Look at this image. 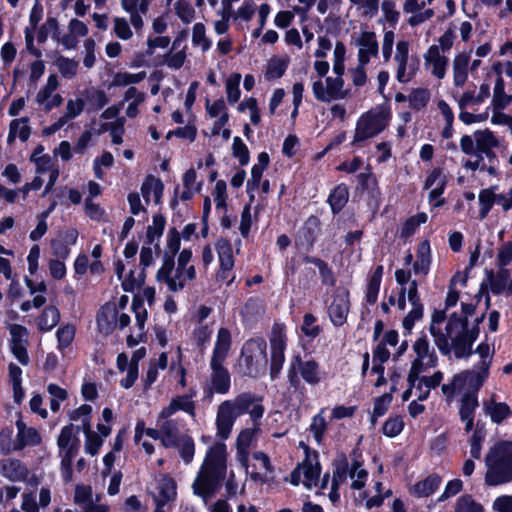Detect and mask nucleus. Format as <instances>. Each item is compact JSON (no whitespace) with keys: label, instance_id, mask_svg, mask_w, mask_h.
<instances>
[{"label":"nucleus","instance_id":"f257e3e1","mask_svg":"<svg viewBox=\"0 0 512 512\" xmlns=\"http://www.w3.org/2000/svg\"><path fill=\"white\" fill-rule=\"evenodd\" d=\"M265 413L262 398L251 392H243L233 399L222 401L216 410V436L220 440L230 437L238 417L248 414L252 424L261 425Z\"/></svg>","mask_w":512,"mask_h":512},{"label":"nucleus","instance_id":"f03ea898","mask_svg":"<svg viewBox=\"0 0 512 512\" xmlns=\"http://www.w3.org/2000/svg\"><path fill=\"white\" fill-rule=\"evenodd\" d=\"M227 448L222 442L211 446L192 483L193 493L207 505L227 475Z\"/></svg>","mask_w":512,"mask_h":512},{"label":"nucleus","instance_id":"7ed1b4c3","mask_svg":"<svg viewBox=\"0 0 512 512\" xmlns=\"http://www.w3.org/2000/svg\"><path fill=\"white\" fill-rule=\"evenodd\" d=\"M232 346L229 329L221 327L209 360V375L203 385L204 400L211 402L215 394L226 395L231 389V374L225 366Z\"/></svg>","mask_w":512,"mask_h":512},{"label":"nucleus","instance_id":"20e7f679","mask_svg":"<svg viewBox=\"0 0 512 512\" xmlns=\"http://www.w3.org/2000/svg\"><path fill=\"white\" fill-rule=\"evenodd\" d=\"M194 392L187 395H179L171 399L169 404L162 408L157 416L156 425L162 432V444L167 447H175L177 439L181 438V429L184 422L176 414L179 411L195 417V402L192 400Z\"/></svg>","mask_w":512,"mask_h":512},{"label":"nucleus","instance_id":"39448f33","mask_svg":"<svg viewBox=\"0 0 512 512\" xmlns=\"http://www.w3.org/2000/svg\"><path fill=\"white\" fill-rule=\"evenodd\" d=\"M466 327V318L453 314L446 324L445 332L434 325H430L429 330L436 346L443 355H449L453 350L456 358H463L469 356L471 342L465 334Z\"/></svg>","mask_w":512,"mask_h":512},{"label":"nucleus","instance_id":"423d86ee","mask_svg":"<svg viewBox=\"0 0 512 512\" xmlns=\"http://www.w3.org/2000/svg\"><path fill=\"white\" fill-rule=\"evenodd\" d=\"M485 484L499 486L512 482V441H500L485 456Z\"/></svg>","mask_w":512,"mask_h":512},{"label":"nucleus","instance_id":"0eeeda50","mask_svg":"<svg viewBox=\"0 0 512 512\" xmlns=\"http://www.w3.org/2000/svg\"><path fill=\"white\" fill-rule=\"evenodd\" d=\"M59 456L61 458V475L67 483L72 480V462L77 456L80 448V440L73 425L64 426L57 439Z\"/></svg>","mask_w":512,"mask_h":512},{"label":"nucleus","instance_id":"6e6552de","mask_svg":"<svg viewBox=\"0 0 512 512\" xmlns=\"http://www.w3.org/2000/svg\"><path fill=\"white\" fill-rule=\"evenodd\" d=\"M413 350L417 357L413 360L407 381L410 386H415L418 375H420L425 368H433L437 364V356L434 350L430 347L429 341L425 335L419 337L413 344Z\"/></svg>","mask_w":512,"mask_h":512},{"label":"nucleus","instance_id":"1a4fd4ad","mask_svg":"<svg viewBox=\"0 0 512 512\" xmlns=\"http://www.w3.org/2000/svg\"><path fill=\"white\" fill-rule=\"evenodd\" d=\"M196 278V270L193 265L189 266V270L184 272L174 269V258L166 257L161 268L156 273V280L159 283H165L171 292L182 290L188 281Z\"/></svg>","mask_w":512,"mask_h":512},{"label":"nucleus","instance_id":"9d476101","mask_svg":"<svg viewBox=\"0 0 512 512\" xmlns=\"http://www.w3.org/2000/svg\"><path fill=\"white\" fill-rule=\"evenodd\" d=\"M388 125V115L381 110L363 114L356 123L353 144L365 141L382 132Z\"/></svg>","mask_w":512,"mask_h":512},{"label":"nucleus","instance_id":"9b49d317","mask_svg":"<svg viewBox=\"0 0 512 512\" xmlns=\"http://www.w3.org/2000/svg\"><path fill=\"white\" fill-rule=\"evenodd\" d=\"M312 91L318 101L326 103L346 99L349 95V91L344 89L342 77H327L325 82L315 81L312 84Z\"/></svg>","mask_w":512,"mask_h":512},{"label":"nucleus","instance_id":"f8f14e48","mask_svg":"<svg viewBox=\"0 0 512 512\" xmlns=\"http://www.w3.org/2000/svg\"><path fill=\"white\" fill-rule=\"evenodd\" d=\"M320 473L321 469L319 463L307 457L292 471L290 481L295 486L302 483L306 488L311 489L317 486Z\"/></svg>","mask_w":512,"mask_h":512},{"label":"nucleus","instance_id":"ddd939ff","mask_svg":"<svg viewBox=\"0 0 512 512\" xmlns=\"http://www.w3.org/2000/svg\"><path fill=\"white\" fill-rule=\"evenodd\" d=\"M410 44L407 40L396 43L394 62L396 64V79L400 83H408L416 74L413 65L408 64Z\"/></svg>","mask_w":512,"mask_h":512},{"label":"nucleus","instance_id":"4468645a","mask_svg":"<svg viewBox=\"0 0 512 512\" xmlns=\"http://www.w3.org/2000/svg\"><path fill=\"white\" fill-rule=\"evenodd\" d=\"M349 310V292L341 287L335 289L332 302L328 307L331 322L337 327L342 326L346 322Z\"/></svg>","mask_w":512,"mask_h":512},{"label":"nucleus","instance_id":"2eb2a0df","mask_svg":"<svg viewBox=\"0 0 512 512\" xmlns=\"http://www.w3.org/2000/svg\"><path fill=\"white\" fill-rule=\"evenodd\" d=\"M267 344L264 339L256 338L246 341L241 350V356L249 372L262 363H266Z\"/></svg>","mask_w":512,"mask_h":512},{"label":"nucleus","instance_id":"dca6fc26","mask_svg":"<svg viewBox=\"0 0 512 512\" xmlns=\"http://www.w3.org/2000/svg\"><path fill=\"white\" fill-rule=\"evenodd\" d=\"M216 250L219 257L220 269L217 273L218 281H226L230 285L234 281L231 271L234 267L233 249L226 239H220L216 243Z\"/></svg>","mask_w":512,"mask_h":512},{"label":"nucleus","instance_id":"f3484780","mask_svg":"<svg viewBox=\"0 0 512 512\" xmlns=\"http://www.w3.org/2000/svg\"><path fill=\"white\" fill-rule=\"evenodd\" d=\"M424 68L433 77L441 80L446 76L449 59L436 44L431 45L423 55Z\"/></svg>","mask_w":512,"mask_h":512},{"label":"nucleus","instance_id":"a211bd4d","mask_svg":"<svg viewBox=\"0 0 512 512\" xmlns=\"http://www.w3.org/2000/svg\"><path fill=\"white\" fill-rule=\"evenodd\" d=\"M271 344V377L275 378L285 361L286 335L282 328L274 327L270 339Z\"/></svg>","mask_w":512,"mask_h":512},{"label":"nucleus","instance_id":"6ab92c4d","mask_svg":"<svg viewBox=\"0 0 512 512\" xmlns=\"http://www.w3.org/2000/svg\"><path fill=\"white\" fill-rule=\"evenodd\" d=\"M407 299L412 308L403 319L402 325L407 332H411L415 323L423 317L424 307L418 295V284L416 280H412L406 287Z\"/></svg>","mask_w":512,"mask_h":512},{"label":"nucleus","instance_id":"aec40b11","mask_svg":"<svg viewBox=\"0 0 512 512\" xmlns=\"http://www.w3.org/2000/svg\"><path fill=\"white\" fill-rule=\"evenodd\" d=\"M59 86L58 77L55 74L49 75L45 86L37 93L35 101L38 105L43 106L48 112L53 108L59 107L63 98L60 94L54 93Z\"/></svg>","mask_w":512,"mask_h":512},{"label":"nucleus","instance_id":"412c9836","mask_svg":"<svg viewBox=\"0 0 512 512\" xmlns=\"http://www.w3.org/2000/svg\"><path fill=\"white\" fill-rule=\"evenodd\" d=\"M358 48V62L361 65H367L372 57H376L379 52V45L375 32L363 31L355 40Z\"/></svg>","mask_w":512,"mask_h":512},{"label":"nucleus","instance_id":"4be33fe9","mask_svg":"<svg viewBox=\"0 0 512 512\" xmlns=\"http://www.w3.org/2000/svg\"><path fill=\"white\" fill-rule=\"evenodd\" d=\"M465 392H474L478 396V391L487 381L490 375V369L474 364L472 368L460 372Z\"/></svg>","mask_w":512,"mask_h":512},{"label":"nucleus","instance_id":"5701e85b","mask_svg":"<svg viewBox=\"0 0 512 512\" xmlns=\"http://www.w3.org/2000/svg\"><path fill=\"white\" fill-rule=\"evenodd\" d=\"M158 494L154 496L155 512H167L165 506L176 497V483L171 477L163 476L158 481Z\"/></svg>","mask_w":512,"mask_h":512},{"label":"nucleus","instance_id":"b1692460","mask_svg":"<svg viewBox=\"0 0 512 512\" xmlns=\"http://www.w3.org/2000/svg\"><path fill=\"white\" fill-rule=\"evenodd\" d=\"M261 425L242 429L236 439L237 458L242 464H246L249 456V449L260 432Z\"/></svg>","mask_w":512,"mask_h":512},{"label":"nucleus","instance_id":"393cba45","mask_svg":"<svg viewBox=\"0 0 512 512\" xmlns=\"http://www.w3.org/2000/svg\"><path fill=\"white\" fill-rule=\"evenodd\" d=\"M0 473L13 482L26 481L29 470L25 464L17 459H5L0 462Z\"/></svg>","mask_w":512,"mask_h":512},{"label":"nucleus","instance_id":"a878e982","mask_svg":"<svg viewBox=\"0 0 512 512\" xmlns=\"http://www.w3.org/2000/svg\"><path fill=\"white\" fill-rule=\"evenodd\" d=\"M17 439L14 443V448L22 450L25 446H36L41 443V436L39 432L32 427H27L26 424L18 419L16 421Z\"/></svg>","mask_w":512,"mask_h":512},{"label":"nucleus","instance_id":"bb28decb","mask_svg":"<svg viewBox=\"0 0 512 512\" xmlns=\"http://www.w3.org/2000/svg\"><path fill=\"white\" fill-rule=\"evenodd\" d=\"M490 97V85L487 83L481 84L479 92L473 89L465 91L458 99V106L460 110L467 108H473L477 105L482 104L486 99Z\"/></svg>","mask_w":512,"mask_h":512},{"label":"nucleus","instance_id":"cd10ccee","mask_svg":"<svg viewBox=\"0 0 512 512\" xmlns=\"http://www.w3.org/2000/svg\"><path fill=\"white\" fill-rule=\"evenodd\" d=\"M477 154H484L488 158L495 157L493 149L499 145L497 138L488 130H477L474 132Z\"/></svg>","mask_w":512,"mask_h":512},{"label":"nucleus","instance_id":"c85d7f7f","mask_svg":"<svg viewBox=\"0 0 512 512\" xmlns=\"http://www.w3.org/2000/svg\"><path fill=\"white\" fill-rule=\"evenodd\" d=\"M164 185L159 178L149 175L145 178L141 185V194L146 204L153 202L155 204L160 203Z\"/></svg>","mask_w":512,"mask_h":512},{"label":"nucleus","instance_id":"c756f323","mask_svg":"<svg viewBox=\"0 0 512 512\" xmlns=\"http://www.w3.org/2000/svg\"><path fill=\"white\" fill-rule=\"evenodd\" d=\"M319 231V221L315 217H310L300 232L296 245L303 248L306 252H309L316 241L317 234Z\"/></svg>","mask_w":512,"mask_h":512},{"label":"nucleus","instance_id":"7c9ffc66","mask_svg":"<svg viewBox=\"0 0 512 512\" xmlns=\"http://www.w3.org/2000/svg\"><path fill=\"white\" fill-rule=\"evenodd\" d=\"M443 378L444 375L441 371H436L431 376L420 377V375H418V379L416 380L414 386L416 390L419 391V394L417 395L418 400H426L430 394V390L438 387L441 384Z\"/></svg>","mask_w":512,"mask_h":512},{"label":"nucleus","instance_id":"2f4dec72","mask_svg":"<svg viewBox=\"0 0 512 512\" xmlns=\"http://www.w3.org/2000/svg\"><path fill=\"white\" fill-rule=\"evenodd\" d=\"M470 62V54L466 52L458 53L452 62L453 67V83L456 87H462L468 78V66Z\"/></svg>","mask_w":512,"mask_h":512},{"label":"nucleus","instance_id":"473e14b6","mask_svg":"<svg viewBox=\"0 0 512 512\" xmlns=\"http://www.w3.org/2000/svg\"><path fill=\"white\" fill-rule=\"evenodd\" d=\"M488 279L490 282V289L494 294H499L505 289L512 291V277L509 269L499 267L496 275L489 272Z\"/></svg>","mask_w":512,"mask_h":512},{"label":"nucleus","instance_id":"72a5a7b5","mask_svg":"<svg viewBox=\"0 0 512 512\" xmlns=\"http://www.w3.org/2000/svg\"><path fill=\"white\" fill-rule=\"evenodd\" d=\"M118 311L114 305L104 306L96 317V322L100 332L108 334L113 331L116 325Z\"/></svg>","mask_w":512,"mask_h":512},{"label":"nucleus","instance_id":"f704fd0d","mask_svg":"<svg viewBox=\"0 0 512 512\" xmlns=\"http://www.w3.org/2000/svg\"><path fill=\"white\" fill-rule=\"evenodd\" d=\"M299 370L302 378L311 385H316L320 382L319 365L314 360L301 361L300 357H296L293 362Z\"/></svg>","mask_w":512,"mask_h":512},{"label":"nucleus","instance_id":"c9c22d12","mask_svg":"<svg viewBox=\"0 0 512 512\" xmlns=\"http://www.w3.org/2000/svg\"><path fill=\"white\" fill-rule=\"evenodd\" d=\"M29 118L22 117L19 119H14L10 122L9 125V133L7 136V142L12 144L16 138H19L22 142L28 140L31 134V128L28 125Z\"/></svg>","mask_w":512,"mask_h":512},{"label":"nucleus","instance_id":"e433bc0d","mask_svg":"<svg viewBox=\"0 0 512 512\" xmlns=\"http://www.w3.org/2000/svg\"><path fill=\"white\" fill-rule=\"evenodd\" d=\"M431 265L430 245L428 241L419 244L417 250V259L413 264L414 273L426 276L429 273Z\"/></svg>","mask_w":512,"mask_h":512},{"label":"nucleus","instance_id":"4c0bfd02","mask_svg":"<svg viewBox=\"0 0 512 512\" xmlns=\"http://www.w3.org/2000/svg\"><path fill=\"white\" fill-rule=\"evenodd\" d=\"M485 412L493 423L500 424L512 414L510 407L505 402H496L494 397L484 404Z\"/></svg>","mask_w":512,"mask_h":512},{"label":"nucleus","instance_id":"58836bf2","mask_svg":"<svg viewBox=\"0 0 512 512\" xmlns=\"http://www.w3.org/2000/svg\"><path fill=\"white\" fill-rule=\"evenodd\" d=\"M441 477L437 474H431L422 481L417 482L412 488L411 493L417 497H428L441 484Z\"/></svg>","mask_w":512,"mask_h":512},{"label":"nucleus","instance_id":"ea45409f","mask_svg":"<svg viewBox=\"0 0 512 512\" xmlns=\"http://www.w3.org/2000/svg\"><path fill=\"white\" fill-rule=\"evenodd\" d=\"M497 186H491L486 189H482L479 192L478 200L480 205L479 210V218L481 220L485 219L492 209L494 203H497V194L495 191L497 190Z\"/></svg>","mask_w":512,"mask_h":512},{"label":"nucleus","instance_id":"a19ab883","mask_svg":"<svg viewBox=\"0 0 512 512\" xmlns=\"http://www.w3.org/2000/svg\"><path fill=\"white\" fill-rule=\"evenodd\" d=\"M478 406V396L474 392H464L460 399V419L475 418V411Z\"/></svg>","mask_w":512,"mask_h":512},{"label":"nucleus","instance_id":"79ce46f5","mask_svg":"<svg viewBox=\"0 0 512 512\" xmlns=\"http://www.w3.org/2000/svg\"><path fill=\"white\" fill-rule=\"evenodd\" d=\"M302 261L305 264H313L318 268L322 283L324 285L333 286L335 284L333 272L325 261L309 255H304L302 257Z\"/></svg>","mask_w":512,"mask_h":512},{"label":"nucleus","instance_id":"37998d69","mask_svg":"<svg viewBox=\"0 0 512 512\" xmlns=\"http://www.w3.org/2000/svg\"><path fill=\"white\" fill-rule=\"evenodd\" d=\"M60 321V312L55 306H47L38 318V327L41 331L52 330Z\"/></svg>","mask_w":512,"mask_h":512},{"label":"nucleus","instance_id":"c03bdc74","mask_svg":"<svg viewBox=\"0 0 512 512\" xmlns=\"http://www.w3.org/2000/svg\"><path fill=\"white\" fill-rule=\"evenodd\" d=\"M289 65V58L273 57L267 63L265 71L266 80H274L282 77Z\"/></svg>","mask_w":512,"mask_h":512},{"label":"nucleus","instance_id":"a18cd8bd","mask_svg":"<svg viewBox=\"0 0 512 512\" xmlns=\"http://www.w3.org/2000/svg\"><path fill=\"white\" fill-rule=\"evenodd\" d=\"M76 328L73 324H65L58 328L56 331L57 348L63 352L69 348L74 341Z\"/></svg>","mask_w":512,"mask_h":512},{"label":"nucleus","instance_id":"49530a36","mask_svg":"<svg viewBox=\"0 0 512 512\" xmlns=\"http://www.w3.org/2000/svg\"><path fill=\"white\" fill-rule=\"evenodd\" d=\"M430 96V91L426 88L413 89L408 95L410 108L416 111L424 109L430 100Z\"/></svg>","mask_w":512,"mask_h":512},{"label":"nucleus","instance_id":"de8ad7c7","mask_svg":"<svg viewBox=\"0 0 512 512\" xmlns=\"http://www.w3.org/2000/svg\"><path fill=\"white\" fill-rule=\"evenodd\" d=\"M263 303L259 298H249L241 309V315L246 322H250L262 315Z\"/></svg>","mask_w":512,"mask_h":512},{"label":"nucleus","instance_id":"09e8293b","mask_svg":"<svg viewBox=\"0 0 512 512\" xmlns=\"http://www.w3.org/2000/svg\"><path fill=\"white\" fill-rule=\"evenodd\" d=\"M348 188L341 184L338 185L329 195L328 202L334 213L339 212L348 201Z\"/></svg>","mask_w":512,"mask_h":512},{"label":"nucleus","instance_id":"8fccbe9b","mask_svg":"<svg viewBox=\"0 0 512 512\" xmlns=\"http://www.w3.org/2000/svg\"><path fill=\"white\" fill-rule=\"evenodd\" d=\"M84 432L86 436L84 444L85 452L91 456L97 455L103 445V438L96 432L92 431L90 425L84 427Z\"/></svg>","mask_w":512,"mask_h":512},{"label":"nucleus","instance_id":"3c124183","mask_svg":"<svg viewBox=\"0 0 512 512\" xmlns=\"http://www.w3.org/2000/svg\"><path fill=\"white\" fill-rule=\"evenodd\" d=\"M146 77V72L141 71L138 73L117 72L112 79V86L123 87L131 84H137L143 81Z\"/></svg>","mask_w":512,"mask_h":512},{"label":"nucleus","instance_id":"603ef678","mask_svg":"<svg viewBox=\"0 0 512 512\" xmlns=\"http://www.w3.org/2000/svg\"><path fill=\"white\" fill-rule=\"evenodd\" d=\"M95 500L92 487L89 485H77L74 491V502L83 510Z\"/></svg>","mask_w":512,"mask_h":512},{"label":"nucleus","instance_id":"864d4df0","mask_svg":"<svg viewBox=\"0 0 512 512\" xmlns=\"http://www.w3.org/2000/svg\"><path fill=\"white\" fill-rule=\"evenodd\" d=\"M176 446L174 448L179 449V453L181 458L186 464H189L195 454V444L192 437L188 435H183L181 438L177 439Z\"/></svg>","mask_w":512,"mask_h":512},{"label":"nucleus","instance_id":"5fc2aeb1","mask_svg":"<svg viewBox=\"0 0 512 512\" xmlns=\"http://www.w3.org/2000/svg\"><path fill=\"white\" fill-rule=\"evenodd\" d=\"M441 391L448 403L453 400L456 393L465 392L460 372L455 374L448 383L443 384L441 386Z\"/></svg>","mask_w":512,"mask_h":512},{"label":"nucleus","instance_id":"6e6d98bb","mask_svg":"<svg viewBox=\"0 0 512 512\" xmlns=\"http://www.w3.org/2000/svg\"><path fill=\"white\" fill-rule=\"evenodd\" d=\"M346 475H347V463L337 466L336 470L333 473L329 498L334 503L339 500L340 495L338 493V488H339L340 484L345 482Z\"/></svg>","mask_w":512,"mask_h":512},{"label":"nucleus","instance_id":"4d7b16f0","mask_svg":"<svg viewBox=\"0 0 512 512\" xmlns=\"http://www.w3.org/2000/svg\"><path fill=\"white\" fill-rule=\"evenodd\" d=\"M390 358V351L385 347V343H378L373 351V373L384 372V363Z\"/></svg>","mask_w":512,"mask_h":512},{"label":"nucleus","instance_id":"13d9d810","mask_svg":"<svg viewBox=\"0 0 512 512\" xmlns=\"http://www.w3.org/2000/svg\"><path fill=\"white\" fill-rule=\"evenodd\" d=\"M351 4L357 7L361 16L366 19L374 18L379 11L380 0H349Z\"/></svg>","mask_w":512,"mask_h":512},{"label":"nucleus","instance_id":"bf43d9fd","mask_svg":"<svg viewBox=\"0 0 512 512\" xmlns=\"http://www.w3.org/2000/svg\"><path fill=\"white\" fill-rule=\"evenodd\" d=\"M454 512H484V508L471 495L466 494L457 499Z\"/></svg>","mask_w":512,"mask_h":512},{"label":"nucleus","instance_id":"052dcab7","mask_svg":"<svg viewBox=\"0 0 512 512\" xmlns=\"http://www.w3.org/2000/svg\"><path fill=\"white\" fill-rule=\"evenodd\" d=\"M240 81H241V75L239 73H234L231 76L228 77L226 80V94H227V100L230 104H235L241 95L240 92Z\"/></svg>","mask_w":512,"mask_h":512},{"label":"nucleus","instance_id":"680f3d73","mask_svg":"<svg viewBox=\"0 0 512 512\" xmlns=\"http://www.w3.org/2000/svg\"><path fill=\"white\" fill-rule=\"evenodd\" d=\"M381 10L383 18L379 20V23L388 22L392 27H394L400 17L399 11L396 10L395 3L392 0H384L381 3Z\"/></svg>","mask_w":512,"mask_h":512},{"label":"nucleus","instance_id":"e2e57ef3","mask_svg":"<svg viewBox=\"0 0 512 512\" xmlns=\"http://www.w3.org/2000/svg\"><path fill=\"white\" fill-rule=\"evenodd\" d=\"M176 15L185 24H189L195 17V10L187 0H177L174 4Z\"/></svg>","mask_w":512,"mask_h":512},{"label":"nucleus","instance_id":"0e129e2a","mask_svg":"<svg viewBox=\"0 0 512 512\" xmlns=\"http://www.w3.org/2000/svg\"><path fill=\"white\" fill-rule=\"evenodd\" d=\"M324 409L312 418L310 431L317 443H321L322 438L327 430V423L323 416Z\"/></svg>","mask_w":512,"mask_h":512},{"label":"nucleus","instance_id":"69168bd1","mask_svg":"<svg viewBox=\"0 0 512 512\" xmlns=\"http://www.w3.org/2000/svg\"><path fill=\"white\" fill-rule=\"evenodd\" d=\"M145 272L143 270L140 271H130L127 278L122 280V287L126 292H133L135 289L140 288L145 282Z\"/></svg>","mask_w":512,"mask_h":512},{"label":"nucleus","instance_id":"338daca9","mask_svg":"<svg viewBox=\"0 0 512 512\" xmlns=\"http://www.w3.org/2000/svg\"><path fill=\"white\" fill-rule=\"evenodd\" d=\"M85 101L82 98L69 99L66 103L64 115L61 116L66 123L78 117L84 110Z\"/></svg>","mask_w":512,"mask_h":512},{"label":"nucleus","instance_id":"774afa93","mask_svg":"<svg viewBox=\"0 0 512 512\" xmlns=\"http://www.w3.org/2000/svg\"><path fill=\"white\" fill-rule=\"evenodd\" d=\"M192 43L200 46L202 51H207L211 47V41L206 37L205 26L202 23H196L192 31Z\"/></svg>","mask_w":512,"mask_h":512}]
</instances>
